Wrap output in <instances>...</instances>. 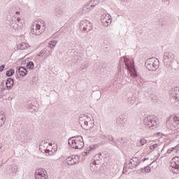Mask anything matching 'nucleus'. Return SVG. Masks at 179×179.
I'll return each mask as SVG.
<instances>
[{
  "label": "nucleus",
  "mask_w": 179,
  "mask_h": 179,
  "mask_svg": "<svg viewBox=\"0 0 179 179\" xmlns=\"http://www.w3.org/2000/svg\"><path fill=\"white\" fill-rule=\"evenodd\" d=\"M151 99L153 103H159L160 101V98L155 94L151 95Z\"/></svg>",
  "instance_id": "31"
},
{
  "label": "nucleus",
  "mask_w": 179,
  "mask_h": 179,
  "mask_svg": "<svg viewBox=\"0 0 179 179\" xmlns=\"http://www.w3.org/2000/svg\"><path fill=\"white\" fill-rule=\"evenodd\" d=\"M45 22L43 20H37L31 26V33L33 36H41L45 31Z\"/></svg>",
  "instance_id": "2"
},
{
  "label": "nucleus",
  "mask_w": 179,
  "mask_h": 179,
  "mask_svg": "<svg viewBox=\"0 0 179 179\" xmlns=\"http://www.w3.org/2000/svg\"><path fill=\"white\" fill-rule=\"evenodd\" d=\"M90 170L93 173H99L100 171V165L96 163V161L94 160L90 165Z\"/></svg>",
  "instance_id": "20"
},
{
  "label": "nucleus",
  "mask_w": 179,
  "mask_h": 179,
  "mask_svg": "<svg viewBox=\"0 0 179 179\" xmlns=\"http://www.w3.org/2000/svg\"><path fill=\"white\" fill-rule=\"evenodd\" d=\"M11 171L13 173H17V168L15 167V168H11Z\"/></svg>",
  "instance_id": "51"
},
{
  "label": "nucleus",
  "mask_w": 179,
  "mask_h": 179,
  "mask_svg": "<svg viewBox=\"0 0 179 179\" xmlns=\"http://www.w3.org/2000/svg\"><path fill=\"white\" fill-rule=\"evenodd\" d=\"M118 75H121V71H119V72H118Z\"/></svg>",
  "instance_id": "55"
},
{
  "label": "nucleus",
  "mask_w": 179,
  "mask_h": 179,
  "mask_svg": "<svg viewBox=\"0 0 179 179\" xmlns=\"http://www.w3.org/2000/svg\"><path fill=\"white\" fill-rule=\"evenodd\" d=\"M6 120V119L5 118V117L0 115V127H2V125H3V124H5Z\"/></svg>",
  "instance_id": "35"
},
{
  "label": "nucleus",
  "mask_w": 179,
  "mask_h": 179,
  "mask_svg": "<svg viewBox=\"0 0 179 179\" xmlns=\"http://www.w3.org/2000/svg\"><path fill=\"white\" fill-rule=\"evenodd\" d=\"M99 0H91L89 3L93 8L94 6H96V5H99Z\"/></svg>",
  "instance_id": "32"
},
{
  "label": "nucleus",
  "mask_w": 179,
  "mask_h": 179,
  "mask_svg": "<svg viewBox=\"0 0 179 179\" xmlns=\"http://www.w3.org/2000/svg\"><path fill=\"white\" fill-rule=\"evenodd\" d=\"M136 83L137 85H138V86H143V85H145V83H146V80L142 78L141 76H138L137 74V77L135 78V79H136Z\"/></svg>",
  "instance_id": "22"
},
{
  "label": "nucleus",
  "mask_w": 179,
  "mask_h": 179,
  "mask_svg": "<svg viewBox=\"0 0 179 179\" xmlns=\"http://www.w3.org/2000/svg\"><path fill=\"white\" fill-rule=\"evenodd\" d=\"M144 170L145 173H150L152 169H150V166H146L145 168H144Z\"/></svg>",
  "instance_id": "42"
},
{
  "label": "nucleus",
  "mask_w": 179,
  "mask_h": 179,
  "mask_svg": "<svg viewBox=\"0 0 179 179\" xmlns=\"http://www.w3.org/2000/svg\"><path fill=\"white\" fill-rule=\"evenodd\" d=\"M6 76H8V78L13 76V75H15V70L13 69H10V70L6 71Z\"/></svg>",
  "instance_id": "29"
},
{
  "label": "nucleus",
  "mask_w": 179,
  "mask_h": 179,
  "mask_svg": "<svg viewBox=\"0 0 179 179\" xmlns=\"http://www.w3.org/2000/svg\"><path fill=\"white\" fill-rule=\"evenodd\" d=\"M171 99H173L176 101H179V87L172 88L170 91Z\"/></svg>",
  "instance_id": "17"
},
{
  "label": "nucleus",
  "mask_w": 179,
  "mask_h": 179,
  "mask_svg": "<svg viewBox=\"0 0 179 179\" xmlns=\"http://www.w3.org/2000/svg\"><path fill=\"white\" fill-rule=\"evenodd\" d=\"M14 83L15 82L13 81V79L12 78H9L7 79L6 86L8 89H12Z\"/></svg>",
  "instance_id": "24"
},
{
  "label": "nucleus",
  "mask_w": 179,
  "mask_h": 179,
  "mask_svg": "<svg viewBox=\"0 0 179 179\" xmlns=\"http://www.w3.org/2000/svg\"><path fill=\"white\" fill-rule=\"evenodd\" d=\"M79 29L82 33H89L93 29V24L90 21L84 20L80 21L79 24Z\"/></svg>",
  "instance_id": "8"
},
{
  "label": "nucleus",
  "mask_w": 179,
  "mask_h": 179,
  "mask_svg": "<svg viewBox=\"0 0 179 179\" xmlns=\"http://www.w3.org/2000/svg\"><path fill=\"white\" fill-rule=\"evenodd\" d=\"M9 14H10V16H12L13 17V16H15V15H20V12L17 11L16 8H10V10H9Z\"/></svg>",
  "instance_id": "25"
},
{
  "label": "nucleus",
  "mask_w": 179,
  "mask_h": 179,
  "mask_svg": "<svg viewBox=\"0 0 179 179\" xmlns=\"http://www.w3.org/2000/svg\"><path fill=\"white\" fill-rule=\"evenodd\" d=\"M112 21L113 20H111V15H110V14L103 13L101 15V22L106 27H107V26H110Z\"/></svg>",
  "instance_id": "15"
},
{
  "label": "nucleus",
  "mask_w": 179,
  "mask_h": 179,
  "mask_svg": "<svg viewBox=\"0 0 179 179\" xmlns=\"http://www.w3.org/2000/svg\"><path fill=\"white\" fill-rule=\"evenodd\" d=\"M122 2H128V0H121Z\"/></svg>",
  "instance_id": "54"
},
{
  "label": "nucleus",
  "mask_w": 179,
  "mask_h": 179,
  "mask_svg": "<svg viewBox=\"0 0 179 179\" xmlns=\"http://www.w3.org/2000/svg\"><path fill=\"white\" fill-rule=\"evenodd\" d=\"M143 124L146 128H152L159 124V119L155 116H148L143 119Z\"/></svg>",
  "instance_id": "9"
},
{
  "label": "nucleus",
  "mask_w": 179,
  "mask_h": 179,
  "mask_svg": "<svg viewBox=\"0 0 179 179\" xmlns=\"http://www.w3.org/2000/svg\"><path fill=\"white\" fill-rule=\"evenodd\" d=\"M106 139L107 141H108V142H111L113 141V139H114V137L111 135H108V136H106Z\"/></svg>",
  "instance_id": "39"
},
{
  "label": "nucleus",
  "mask_w": 179,
  "mask_h": 179,
  "mask_svg": "<svg viewBox=\"0 0 179 179\" xmlns=\"http://www.w3.org/2000/svg\"><path fill=\"white\" fill-rule=\"evenodd\" d=\"M44 152L47 156H50L51 155V154H50V153H51V151L48 149H45Z\"/></svg>",
  "instance_id": "43"
},
{
  "label": "nucleus",
  "mask_w": 179,
  "mask_h": 179,
  "mask_svg": "<svg viewBox=\"0 0 179 179\" xmlns=\"http://www.w3.org/2000/svg\"><path fill=\"white\" fill-rule=\"evenodd\" d=\"M146 159H144L143 162H145Z\"/></svg>",
  "instance_id": "59"
},
{
  "label": "nucleus",
  "mask_w": 179,
  "mask_h": 179,
  "mask_svg": "<svg viewBox=\"0 0 179 179\" xmlns=\"http://www.w3.org/2000/svg\"><path fill=\"white\" fill-rule=\"evenodd\" d=\"M8 22H9L10 26L13 27L15 30L17 29V31H20L22 33V29L23 28V24H22V20L20 17L17 18L16 23V17H13L12 16L8 17Z\"/></svg>",
  "instance_id": "6"
},
{
  "label": "nucleus",
  "mask_w": 179,
  "mask_h": 179,
  "mask_svg": "<svg viewBox=\"0 0 179 179\" xmlns=\"http://www.w3.org/2000/svg\"><path fill=\"white\" fill-rule=\"evenodd\" d=\"M146 143H148V141H146V139H145L144 138H142L139 140L138 146H143V145H146Z\"/></svg>",
  "instance_id": "30"
},
{
  "label": "nucleus",
  "mask_w": 179,
  "mask_h": 179,
  "mask_svg": "<svg viewBox=\"0 0 179 179\" xmlns=\"http://www.w3.org/2000/svg\"><path fill=\"white\" fill-rule=\"evenodd\" d=\"M170 170L173 174H179V157H175L172 159L170 165Z\"/></svg>",
  "instance_id": "11"
},
{
  "label": "nucleus",
  "mask_w": 179,
  "mask_h": 179,
  "mask_svg": "<svg viewBox=\"0 0 179 179\" xmlns=\"http://www.w3.org/2000/svg\"><path fill=\"white\" fill-rule=\"evenodd\" d=\"M111 143V145H113V146H115V143H116V142H117V138L115 139V138H113V140L110 141Z\"/></svg>",
  "instance_id": "46"
},
{
  "label": "nucleus",
  "mask_w": 179,
  "mask_h": 179,
  "mask_svg": "<svg viewBox=\"0 0 179 179\" xmlns=\"http://www.w3.org/2000/svg\"><path fill=\"white\" fill-rule=\"evenodd\" d=\"M94 160H99V159H101V153H99L98 155H96L94 157Z\"/></svg>",
  "instance_id": "40"
},
{
  "label": "nucleus",
  "mask_w": 179,
  "mask_h": 179,
  "mask_svg": "<svg viewBox=\"0 0 179 179\" xmlns=\"http://www.w3.org/2000/svg\"><path fill=\"white\" fill-rule=\"evenodd\" d=\"M44 51H45V59H47V58L48 57H50V55H51V54H52V50H48V49L45 48Z\"/></svg>",
  "instance_id": "27"
},
{
  "label": "nucleus",
  "mask_w": 179,
  "mask_h": 179,
  "mask_svg": "<svg viewBox=\"0 0 179 179\" xmlns=\"http://www.w3.org/2000/svg\"><path fill=\"white\" fill-rule=\"evenodd\" d=\"M35 178L36 179H48V174L45 169L39 168L35 171Z\"/></svg>",
  "instance_id": "12"
},
{
  "label": "nucleus",
  "mask_w": 179,
  "mask_h": 179,
  "mask_svg": "<svg viewBox=\"0 0 179 179\" xmlns=\"http://www.w3.org/2000/svg\"><path fill=\"white\" fill-rule=\"evenodd\" d=\"M79 124H81V127L83 129H92L94 127V122L92 120V117L86 115H81L79 117Z\"/></svg>",
  "instance_id": "5"
},
{
  "label": "nucleus",
  "mask_w": 179,
  "mask_h": 179,
  "mask_svg": "<svg viewBox=\"0 0 179 179\" xmlns=\"http://www.w3.org/2000/svg\"><path fill=\"white\" fill-rule=\"evenodd\" d=\"M126 123H127V118L123 115H120L116 119V124L117 127H119L120 128H123L124 124Z\"/></svg>",
  "instance_id": "18"
},
{
  "label": "nucleus",
  "mask_w": 179,
  "mask_h": 179,
  "mask_svg": "<svg viewBox=\"0 0 179 179\" xmlns=\"http://www.w3.org/2000/svg\"><path fill=\"white\" fill-rule=\"evenodd\" d=\"M27 68L28 69H33L34 68V63L33 62H29L27 64Z\"/></svg>",
  "instance_id": "34"
},
{
  "label": "nucleus",
  "mask_w": 179,
  "mask_h": 179,
  "mask_svg": "<svg viewBox=\"0 0 179 179\" xmlns=\"http://www.w3.org/2000/svg\"><path fill=\"white\" fill-rule=\"evenodd\" d=\"M55 45H57V42L55 41H51L49 43L48 48H50V50H52V48H54V47H55Z\"/></svg>",
  "instance_id": "33"
},
{
  "label": "nucleus",
  "mask_w": 179,
  "mask_h": 179,
  "mask_svg": "<svg viewBox=\"0 0 179 179\" xmlns=\"http://www.w3.org/2000/svg\"><path fill=\"white\" fill-rule=\"evenodd\" d=\"M43 145H47V142H45V141H42L39 145L40 149H41V148H43Z\"/></svg>",
  "instance_id": "45"
},
{
  "label": "nucleus",
  "mask_w": 179,
  "mask_h": 179,
  "mask_svg": "<svg viewBox=\"0 0 179 179\" xmlns=\"http://www.w3.org/2000/svg\"><path fill=\"white\" fill-rule=\"evenodd\" d=\"M26 107L31 113H34L38 110L37 102H36L34 100H29L27 102H26Z\"/></svg>",
  "instance_id": "13"
},
{
  "label": "nucleus",
  "mask_w": 179,
  "mask_h": 179,
  "mask_svg": "<svg viewBox=\"0 0 179 179\" xmlns=\"http://www.w3.org/2000/svg\"><path fill=\"white\" fill-rule=\"evenodd\" d=\"M0 149H2V145H0Z\"/></svg>",
  "instance_id": "56"
},
{
  "label": "nucleus",
  "mask_w": 179,
  "mask_h": 179,
  "mask_svg": "<svg viewBox=\"0 0 179 179\" xmlns=\"http://www.w3.org/2000/svg\"><path fill=\"white\" fill-rule=\"evenodd\" d=\"M24 50H30L31 48V45L30 44L27 43H24Z\"/></svg>",
  "instance_id": "37"
},
{
  "label": "nucleus",
  "mask_w": 179,
  "mask_h": 179,
  "mask_svg": "<svg viewBox=\"0 0 179 179\" xmlns=\"http://www.w3.org/2000/svg\"><path fill=\"white\" fill-rule=\"evenodd\" d=\"M90 152L89 151H85L82 152V156H87L89 155Z\"/></svg>",
  "instance_id": "50"
},
{
  "label": "nucleus",
  "mask_w": 179,
  "mask_h": 179,
  "mask_svg": "<svg viewBox=\"0 0 179 179\" xmlns=\"http://www.w3.org/2000/svg\"><path fill=\"white\" fill-rule=\"evenodd\" d=\"M0 78H1V76H0Z\"/></svg>",
  "instance_id": "60"
},
{
  "label": "nucleus",
  "mask_w": 179,
  "mask_h": 179,
  "mask_svg": "<svg viewBox=\"0 0 179 179\" xmlns=\"http://www.w3.org/2000/svg\"><path fill=\"white\" fill-rule=\"evenodd\" d=\"M156 148H157V144H156V143L150 146V150H155V149H156Z\"/></svg>",
  "instance_id": "41"
},
{
  "label": "nucleus",
  "mask_w": 179,
  "mask_h": 179,
  "mask_svg": "<svg viewBox=\"0 0 179 179\" xmlns=\"http://www.w3.org/2000/svg\"><path fill=\"white\" fill-rule=\"evenodd\" d=\"M119 64L120 66L124 64L127 71L129 72L131 77L133 79L138 78V73L136 72L135 65L134 64V59L123 57L120 59Z\"/></svg>",
  "instance_id": "1"
},
{
  "label": "nucleus",
  "mask_w": 179,
  "mask_h": 179,
  "mask_svg": "<svg viewBox=\"0 0 179 179\" xmlns=\"http://www.w3.org/2000/svg\"><path fill=\"white\" fill-rule=\"evenodd\" d=\"M174 62V55L170 52H166L164 55V64L167 68L173 66Z\"/></svg>",
  "instance_id": "10"
},
{
  "label": "nucleus",
  "mask_w": 179,
  "mask_h": 179,
  "mask_svg": "<svg viewBox=\"0 0 179 179\" xmlns=\"http://www.w3.org/2000/svg\"><path fill=\"white\" fill-rule=\"evenodd\" d=\"M23 76V66H20L18 69V72L17 73L16 78L18 79V80H20V77L19 76Z\"/></svg>",
  "instance_id": "26"
},
{
  "label": "nucleus",
  "mask_w": 179,
  "mask_h": 179,
  "mask_svg": "<svg viewBox=\"0 0 179 179\" xmlns=\"http://www.w3.org/2000/svg\"><path fill=\"white\" fill-rule=\"evenodd\" d=\"M141 164V161L138 157H133L131 159L128 164H127V169L132 170L135 169V167H138Z\"/></svg>",
  "instance_id": "14"
},
{
  "label": "nucleus",
  "mask_w": 179,
  "mask_h": 179,
  "mask_svg": "<svg viewBox=\"0 0 179 179\" xmlns=\"http://www.w3.org/2000/svg\"><path fill=\"white\" fill-rule=\"evenodd\" d=\"M115 146L117 149H122L124 147L127 146V142L123 138H116V143Z\"/></svg>",
  "instance_id": "19"
},
{
  "label": "nucleus",
  "mask_w": 179,
  "mask_h": 179,
  "mask_svg": "<svg viewBox=\"0 0 179 179\" xmlns=\"http://www.w3.org/2000/svg\"><path fill=\"white\" fill-rule=\"evenodd\" d=\"M128 103L129 104H131V106H133V104H135L136 103V98L134 96L128 98Z\"/></svg>",
  "instance_id": "28"
},
{
  "label": "nucleus",
  "mask_w": 179,
  "mask_h": 179,
  "mask_svg": "<svg viewBox=\"0 0 179 179\" xmlns=\"http://www.w3.org/2000/svg\"><path fill=\"white\" fill-rule=\"evenodd\" d=\"M22 47H23V43H21L20 45H17V50H23Z\"/></svg>",
  "instance_id": "49"
},
{
  "label": "nucleus",
  "mask_w": 179,
  "mask_h": 179,
  "mask_svg": "<svg viewBox=\"0 0 179 179\" xmlns=\"http://www.w3.org/2000/svg\"><path fill=\"white\" fill-rule=\"evenodd\" d=\"M66 163L69 166H73L74 164H78V163H79V157L76 155H72L71 157H69L66 159Z\"/></svg>",
  "instance_id": "16"
},
{
  "label": "nucleus",
  "mask_w": 179,
  "mask_h": 179,
  "mask_svg": "<svg viewBox=\"0 0 179 179\" xmlns=\"http://www.w3.org/2000/svg\"><path fill=\"white\" fill-rule=\"evenodd\" d=\"M166 127L173 132H179V117L172 115L166 119Z\"/></svg>",
  "instance_id": "3"
},
{
  "label": "nucleus",
  "mask_w": 179,
  "mask_h": 179,
  "mask_svg": "<svg viewBox=\"0 0 179 179\" xmlns=\"http://www.w3.org/2000/svg\"><path fill=\"white\" fill-rule=\"evenodd\" d=\"M38 57H41V58H44L45 59V50L44 49L42 50L39 54H38Z\"/></svg>",
  "instance_id": "38"
},
{
  "label": "nucleus",
  "mask_w": 179,
  "mask_h": 179,
  "mask_svg": "<svg viewBox=\"0 0 179 179\" xmlns=\"http://www.w3.org/2000/svg\"><path fill=\"white\" fill-rule=\"evenodd\" d=\"M170 0H162V2H169Z\"/></svg>",
  "instance_id": "53"
},
{
  "label": "nucleus",
  "mask_w": 179,
  "mask_h": 179,
  "mask_svg": "<svg viewBox=\"0 0 179 179\" xmlns=\"http://www.w3.org/2000/svg\"><path fill=\"white\" fill-rule=\"evenodd\" d=\"M0 99H2V96L1 95H0Z\"/></svg>",
  "instance_id": "57"
},
{
  "label": "nucleus",
  "mask_w": 179,
  "mask_h": 179,
  "mask_svg": "<svg viewBox=\"0 0 179 179\" xmlns=\"http://www.w3.org/2000/svg\"><path fill=\"white\" fill-rule=\"evenodd\" d=\"M20 59H21V61H22V59H23V58H21Z\"/></svg>",
  "instance_id": "58"
},
{
  "label": "nucleus",
  "mask_w": 179,
  "mask_h": 179,
  "mask_svg": "<svg viewBox=\"0 0 179 179\" xmlns=\"http://www.w3.org/2000/svg\"><path fill=\"white\" fill-rule=\"evenodd\" d=\"M55 16L57 17H62V16H64V9L61 8H57L55 9Z\"/></svg>",
  "instance_id": "23"
},
{
  "label": "nucleus",
  "mask_w": 179,
  "mask_h": 179,
  "mask_svg": "<svg viewBox=\"0 0 179 179\" xmlns=\"http://www.w3.org/2000/svg\"><path fill=\"white\" fill-rule=\"evenodd\" d=\"M173 152L174 153H176V152H177V147L172 148L171 149H169L167 150V153H169V154L173 153Z\"/></svg>",
  "instance_id": "36"
},
{
  "label": "nucleus",
  "mask_w": 179,
  "mask_h": 179,
  "mask_svg": "<svg viewBox=\"0 0 179 179\" xmlns=\"http://www.w3.org/2000/svg\"><path fill=\"white\" fill-rule=\"evenodd\" d=\"M68 143L73 149H83L85 146L83 137H82V136H73L69 138Z\"/></svg>",
  "instance_id": "4"
},
{
  "label": "nucleus",
  "mask_w": 179,
  "mask_h": 179,
  "mask_svg": "<svg viewBox=\"0 0 179 179\" xmlns=\"http://www.w3.org/2000/svg\"><path fill=\"white\" fill-rule=\"evenodd\" d=\"M23 73H24V75H23V76L24 77V76H26V75H27V69H26V68H23Z\"/></svg>",
  "instance_id": "48"
},
{
  "label": "nucleus",
  "mask_w": 179,
  "mask_h": 179,
  "mask_svg": "<svg viewBox=\"0 0 179 179\" xmlns=\"http://www.w3.org/2000/svg\"><path fill=\"white\" fill-rule=\"evenodd\" d=\"M92 7L89 3L88 4L84 6L82 8L81 13H89L90 10H92Z\"/></svg>",
  "instance_id": "21"
},
{
  "label": "nucleus",
  "mask_w": 179,
  "mask_h": 179,
  "mask_svg": "<svg viewBox=\"0 0 179 179\" xmlns=\"http://www.w3.org/2000/svg\"><path fill=\"white\" fill-rule=\"evenodd\" d=\"M127 169L128 167L127 166V164H126V166L123 168V171H122L123 174H127V173L128 172Z\"/></svg>",
  "instance_id": "44"
},
{
  "label": "nucleus",
  "mask_w": 179,
  "mask_h": 179,
  "mask_svg": "<svg viewBox=\"0 0 179 179\" xmlns=\"http://www.w3.org/2000/svg\"><path fill=\"white\" fill-rule=\"evenodd\" d=\"M159 59L155 57L148 59L145 61V67L148 71H157V69H159Z\"/></svg>",
  "instance_id": "7"
},
{
  "label": "nucleus",
  "mask_w": 179,
  "mask_h": 179,
  "mask_svg": "<svg viewBox=\"0 0 179 179\" xmlns=\"http://www.w3.org/2000/svg\"><path fill=\"white\" fill-rule=\"evenodd\" d=\"M4 69H5V64H3L0 66V72H3Z\"/></svg>",
  "instance_id": "47"
},
{
  "label": "nucleus",
  "mask_w": 179,
  "mask_h": 179,
  "mask_svg": "<svg viewBox=\"0 0 179 179\" xmlns=\"http://www.w3.org/2000/svg\"><path fill=\"white\" fill-rule=\"evenodd\" d=\"M99 138H100L101 139L104 140V139H106V136H104L103 134H99Z\"/></svg>",
  "instance_id": "52"
}]
</instances>
